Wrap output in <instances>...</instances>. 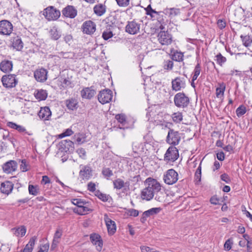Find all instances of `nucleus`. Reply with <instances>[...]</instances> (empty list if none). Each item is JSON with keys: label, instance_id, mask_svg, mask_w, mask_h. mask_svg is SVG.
<instances>
[{"label": "nucleus", "instance_id": "f257e3e1", "mask_svg": "<svg viewBox=\"0 0 252 252\" xmlns=\"http://www.w3.org/2000/svg\"><path fill=\"white\" fill-rule=\"evenodd\" d=\"M145 184L147 187L142 190L141 196L143 199L149 201L154 197L155 191L161 189V186L156 180L151 178H147Z\"/></svg>", "mask_w": 252, "mask_h": 252}, {"label": "nucleus", "instance_id": "f03ea898", "mask_svg": "<svg viewBox=\"0 0 252 252\" xmlns=\"http://www.w3.org/2000/svg\"><path fill=\"white\" fill-rule=\"evenodd\" d=\"M43 15L48 21L57 20L61 15V12L53 6H50L44 9Z\"/></svg>", "mask_w": 252, "mask_h": 252}, {"label": "nucleus", "instance_id": "7ed1b4c3", "mask_svg": "<svg viewBox=\"0 0 252 252\" xmlns=\"http://www.w3.org/2000/svg\"><path fill=\"white\" fill-rule=\"evenodd\" d=\"M163 179L165 184L173 185L178 181V174L173 169H168L164 174Z\"/></svg>", "mask_w": 252, "mask_h": 252}, {"label": "nucleus", "instance_id": "20e7f679", "mask_svg": "<svg viewBox=\"0 0 252 252\" xmlns=\"http://www.w3.org/2000/svg\"><path fill=\"white\" fill-rule=\"evenodd\" d=\"M181 140L180 134L178 131L173 129H169L166 137L167 143L174 146L179 144Z\"/></svg>", "mask_w": 252, "mask_h": 252}, {"label": "nucleus", "instance_id": "39448f33", "mask_svg": "<svg viewBox=\"0 0 252 252\" xmlns=\"http://www.w3.org/2000/svg\"><path fill=\"white\" fill-rule=\"evenodd\" d=\"M175 104L178 107L184 108L189 103V98L184 93H177L174 96Z\"/></svg>", "mask_w": 252, "mask_h": 252}, {"label": "nucleus", "instance_id": "423d86ee", "mask_svg": "<svg viewBox=\"0 0 252 252\" xmlns=\"http://www.w3.org/2000/svg\"><path fill=\"white\" fill-rule=\"evenodd\" d=\"M1 82L4 87L11 88L15 87L18 83V80L15 75L8 74L2 77Z\"/></svg>", "mask_w": 252, "mask_h": 252}, {"label": "nucleus", "instance_id": "0eeeda50", "mask_svg": "<svg viewBox=\"0 0 252 252\" xmlns=\"http://www.w3.org/2000/svg\"><path fill=\"white\" fill-rule=\"evenodd\" d=\"M179 158L178 149L174 146H171L166 151L164 160L167 161H175Z\"/></svg>", "mask_w": 252, "mask_h": 252}, {"label": "nucleus", "instance_id": "6e6552de", "mask_svg": "<svg viewBox=\"0 0 252 252\" xmlns=\"http://www.w3.org/2000/svg\"><path fill=\"white\" fill-rule=\"evenodd\" d=\"M141 23L135 20L128 21L126 26V32L130 34H135L140 32Z\"/></svg>", "mask_w": 252, "mask_h": 252}, {"label": "nucleus", "instance_id": "1a4fd4ad", "mask_svg": "<svg viewBox=\"0 0 252 252\" xmlns=\"http://www.w3.org/2000/svg\"><path fill=\"white\" fill-rule=\"evenodd\" d=\"M113 93L109 89L101 91L98 94V100L102 104L109 103L112 99Z\"/></svg>", "mask_w": 252, "mask_h": 252}, {"label": "nucleus", "instance_id": "9d476101", "mask_svg": "<svg viewBox=\"0 0 252 252\" xmlns=\"http://www.w3.org/2000/svg\"><path fill=\"white\" fill-rule=\"evenodd\" d=\"M13 31V25L8 20L0 21V34L9 35Z\"/></svg>", "mask_w": 252, "mask_h": 252}, {"label": "nucleus", "instance_id": "9b49d317", "mask_svg": "<svg viewBox=\"0 0 252 252\" xmlns=\"http://www.w3.org/2000/svg\"><path fill=\"white\" fill-rule=\"evenodd\" d=\"M79 176L83 180H89L93 176V169L90 165H80Z\"/></svg>", "mask_w": 252, "mask_h": 252}, {"label": "nucleus", "instance_id": "f8f14e48", "mask_svg": "<svg viewBox=\"0 0 252 252\" xmlns=\"http://www.w3.org/2000/svg\"><path fill=\"white\" fill-rule=\"evenodd\" d=\"M158 41L163 45H168L172 43L171 35L167 32L160 31L158 35Z\"/></svg>", "mask_w": 252, "mask_h": 252}, {"label": "nucleus", "instance_id": "ddd939ff", "mask_svg": "<svg viewBox=\"0 0 252 252\" xmlns=\"http://www.w3.org/2000/svg\"><path fill=\"white\" fill-rule=\"evenodd\" d=\"M81 29L84 33L90 35L95 31L96 25L91 20L86 21L83 23Z\"/></svg>", "mask_w": 252, "mask_h": 252}, {"label": "nucleus", "instance_id": "4468645a", "mask_svg": "<svg viewBox=\"0 0 252 252\" xmlns=\"http://www.w3.org/2000/svg\"><path fill=\"white\" fill-rule=\"evenodd\" d=\"M172 90L177 92L186 87L185 79L184 77H177L171 82Z\"/></svg>", "mask_w": 252, "mask_h": 252}, {"label": "nucleus", "instance_id": "2eb2a0df", "mask_svg": "<svg viewBox=\"0 0 252 252\" xmlns=\"http://www.w3.org/2000/svg\"><path fill=\"white\" fill-rule=\"evenodd\" d=\"M62 14L65 17L70 19L74 18L77 15V10L73 5H68L62 11Z\"/></svg>", "mask_w": 252, "mask_h": 252}, {"label": "nucleus", "instance_id": "dca6fc26", "mask_svg": "<svg viewBox=\"0 0 252 252\" xmlns=\"http://www.w3.org/2000/svg\"><path fill=\"white\" fill-rule=\"evenodd\" d=\"M72 203L77 206V209H75L74 211L78 214L84 215L88 211V208L84 206L85 202L81 199H74Z\"/></svg>", "mask_w": 252, "mask_h": 252}, {"label": "nucleus", "instance_id": "f3484780", "mask_svg": "<svg viewBox=\"0 0 252 252\" xmlns=\"http://www.w3.org/2000/svg\"><path fill=\"white\" fill-rule=\"evenodd\" d=\"M47 70L43 68L37 69L34 72V77L37 81L44 82L47 79Z\"/></svg>", "mask_w": 252, "mask_h": 252}, {"label": "nucleus", "instance_id": "a211bd4d", "mask_svg": "<svg viewBox=\"0 0 252 252\" xmlns=\"http://www.w3.org/2000/svg\"><path fill=\"white\" fill-rule=\"evenodd\" d=\"M104 220L105 222L109 234H114L116 230V226L115 221L111 220L106 214L104 216Z\"/></svg>", "mask_w": 252, "mask_h": 252}, {"label": "nucleus", "instance_id": "6ab92c4d", "mask_svg": "<svg viewBox=\"0 0 252 252\" xmlns=\"http://www.w3.org/2000/svg\"><path fill=\"white\" fill-rule=\"evenodd\" d=\"M90 240L92 243L96 246L97 251H101L103 246V242L99 235L94 233L90 236Z\"/></svg>", "mask_w": 252, "mask_h": 252}, {"label": "nucleus", "instance_id": "aec40b11", "mask_svg": "<svg viewBox=\"0 0 252 252\" xmlns=\"http://www.w3.org/2000/svg\"><path fill=\"white\" fill-rule=\"evenodd\" d=\"M17 167V162L11 160L4 163L2 166V169L5 173L9 174L15 171Z\"/></svg>", "mask_w": 252, "mask_h": 252}, {"label": "nucleus", "instance_id": "412c9836", "mask_svg": "<svg viewBox=\"0 0 252 252\" xmlns=\"http://www.w3.org/2000/svg\"><path fill=\"white\" fill-rule=\"evenodd\" d=\"M7 126L11 128L17 130L19 132L23 134H27L28 135H32V133L31 132L27 131L26 128L21 125H18L13 122L7 123Z\"/></svg>", "mask_w": 252, "mask_h": 252}, {"label": "nucleus", "instance_id": "4be33fe9", "mask_svg": "<svg viewBox=\"0 0 252 252\" xmlns=\"http://www.w3.org/2000/svg\"><path fill=\"white\" fill-rule=\"evenodd\" d=\"M13 188V184L10 181H5L1 184L0 190L2 193L8 195L10 194Z\"/></svg>", "mask_w": 252, "mask_h": 252}, {"label": "nucleus", "instance_id": "5701e85b", "mask_svg": "<svg viewBox=\"0 0 252 252\" xmlns=\"http://www.w3.org/2000/svg\"><path fill=\"white\" fill-rule=\"evenodd\" d=\"M13 63L12 61L8 60H3L0 63V69L4 73L11 71L12 69Z\"/></svg>", "mask_w": 252, "mask_h": 252}, {"label": "nucleus", "instance_id": "b1692460", "mask_svg": "<svg viewBox=\"0 0 252 252\" xmlns=\"http://www.w3.org/2000/svg\"><path fill=\"white\" fill-rule=\"evenodd\" d=\"M95 94V91L92 87L85 88L81 92V95L82 98L86 99L92 98Z\"/></svg>", "mask_w": 252, "mask_h": 252}, {"label": "nucleus", "instance_id": "393cba45", "mask_svg": "<svg viewBox=\"0 0 252 252\" xmlns=\"http://www.w3.org/2000/svg\"><path fill=\"white\" fill-rule=\"evenodd\" d=\"M114 188L117 189H121L123 188L126 189V187H128L129 186V182H125L120 178L117 179L113 181Z\"/></svg>", "mask_w": 252, "mask_h": 252}, {"label": "nucleus", "instance_id": "a878e982", "mask_svg": "<svg viewBox=\"0 0 252 252\" xmlns=\"http://www.w3.org/2000/svg\"><path fill=\"white\" fill-rule=\"evenodd\" d=\"M65 103L67 108L70 110L77 109L78 107V101L74 98H71L66 100Z\"/></svg>", "mask_w": 252, "mask_h": 252}, {"label": "nucleus", "instance_id": "bb28decb", "mask_svg": "<svg viewBox=\"0 0 252 252\" xmlns=\"http://www.w3.org/2000/svg\"><path fill=\"white\" fill-rule=\"evenodd\" d=\"M34 95L36 99L38 100H44L46 99L48 93L45 90L39 89L36 90L34 93Z\"/></svg>", "mask_w": 252, "mask_h": 252}, {"label": "nucleus", "instance_id": "cd10ccee", "mask_svg": "<svg viewBox=\"0 0 252 252\" xmlns=\"http://www.w3.org/2000/svg\"><path fill=\"white\" fill-rule=\"evenodd\" d=\"M164 13L170 18H172L180 13V10L176 8H167L164 10Z\"/></svg>", "mask_w": 252, "mask_h": 252}, {"label": "nucleus", "instance_id": "c85d7f7f", "mask_svg": "<svg viewBox=\"0 0 252 252\" xmlns=\"http://www.w3.org/2000/svg\"><path fill=\"white\" fill-rule=\"evenodd\" d=\"M94 11L96 15L101 16L106 12V6L101 3L96 4L94 7Z\"/></svg>", "mask_w": 252, "mask_h": 252}, {"label": "nucleus", "instance_id": "c756f323", "mask_svg": "<svg viewBox=\"0 0 252 252\" xmlns=\"http://www.w3.org/2000/svg\"><path fill=\"white\" fill-rule=\"evenodd\" d=\"M12 231L14 235L17 237H23L24 236L26 232L27 229L25 226H21L17 228H13Z\"/></svg>", "mask_w": 252, "mask_h": 252}, {"label": "nucleus", "instance_id": "7c9ffc66", "mask_svg": "<svg viewBox=\"0 0 252 252\" xmlns=\"http://www.w3.org/2000/svg\"><path fill=\"white\" fill-rule=\"evenodd\" d=\"M160 210L161 209L160 208H152L147 211H146L143 213V219L157 214Z\"/></svg>", "mask_w": 252, "mask_h": 252}, {"label": "nucleus", "instance_id": "2f4dec72", "mask_svg": "<svg viewBox=\"0 0 252 252\" xmlns=\"http://www.w3.org/2000/svg\"><path fill=\"white\" fill-rule=\"evenodd\" d=\"M12 46L17 50L20 51L23 47V43L21 38L17 36L13 39Z\"/></svg>", "mask_w": 252, "mask_h": 252}, {"label": "nucleus", "instance_id": "473e14b6", "mask_svg": "<svg viewBox=\"0 0 252 252\" xmlns=\"http://www.w3.org/2000/svg\"><path fill=\"white\" fill-rule=\"evenodd\" d=\"M219 87L216 89V96L217 97H221L223 96L225 90V84L224 83H219Z\"/></svg>", "mask_w": 252, "mask_h": 252}, {"label": "nucleus", "instance_id": "72a5a7b5", "mask_svg": "<svg viewBox=\"0 0 252 252\" xmlns=\"http://www.w3.org/2000/svg\"><path fill=\"white\" fill-rule=\"evenodd\" d=\"M28 190L29 193L34 196H36L40 194V189L38 186L29 185Z\"/></svg>", "mask_w": 252, "mask_h": 252}, {"label": "nucleus", "instance_id": "f704fd0d", "mask_svg": "<svg viewBox=\"0 0 252 252\" xmlns=\"http://www.w3.org/2000/svg\"><path fill=\"white\" fill-rule=\"evenodd\" d=\"M50 33L51 38L55 40H58L61 36V32L55 27L50 30Z\"/></svg>", "mask_w": 252, "mask_h": 252}, {"label": "nucleus", "instance_id": "c9c22d12", "mask_svg": "<svg viewBox=\"0 0 252 252\" xmlns=\"http://www.w3.org/2000/svg\"><path fill=\"white\" fill-rule=\"evenodd\" d=\"M145 10L146 11V14L147 15L150 16L152 20H153L155 17H156V16H157L158 12L156 11L155 9H153L150 4H149L146 8H145Z\"/></svg>", "mask_w": 252, "mask_h": 252}, {"label": "nucleus", "instance_id": "e433bc0d", "mask_svg": "<svg viewBox=\"0 0 252 252\" xmlns=\"http://www.w3.org/2000/svg\"><path fill=\"white\" fill-rule=\"evenodd\" d=\"M52 111H38L37 114L40 119L48 120L51 116Z\"/></svg>", "mask_w": 252, "mask_h": 252}, {"label": "nucleus", "instance_id": "4c0bfd02", "mask_svg": "<svg viewBox=\"0 0 252 252\" xmlns=\"http://www.w3.org/2000/svg\"><path fill=\"white\" fill-rule=\"evenodd\" d=\"M143 143L135 141L132 144V149L135 153H139L143 151Z\"/></svg>", "mask_w": 252, "mask_h": 252}, {"label": "nucleus", "instance_id": "58836bf2", "mask_svg": "<svg viewBox=\"0 0 252 252\" xmlns=\"http://www.w3.org/2000/svg\"><path fill=\"white\" fill-rule=\"evenodd\" d=\"M78 144L80 145L86 141L85 134L83 133H77L74 135V136Z\"/></svg>", "mask_w": 252, "mask_h": 252}, {"label": "nucleus", "instance_id": "ea45409f", "mask_svg": "<svg viewBox=\"0 0 252 252\" xmlns=\"http://www.w3.org/2000/svg\"><path fill=\"white\" fill-rule=\"evenodd\" d=\"M115 118L118 122L122 124L123 126L125 125L127 123L126 116L124 114L116 115Z\"/></svg>", "mask_w": 252, "mask_h": 252}, {"label": "nucleus", "instance_id": "a19ab883", "mask_svg": "<svg viewBox=\"0 0 252 252\" xmlns=\"http://www.w3.org/2000/svg\"><path fill=\"white\" fill-rule=\"evenodd\" d=\"M241 38L242 40L244 45L246 47L249 46L252 43V38L249 35H241Z\"/></svg>", "mask_w": 252, "mask_h": 252}, {"label": "nucleus", "instance_id": "79ce46f5", "mask_svg": "<svg viewBox=\"0 0 252 252\" xmlns=\"http://www.w3.org/2000/svg\"><path fill=\"white\" fill-rule=\"evenodd\" d=\"M160 190L161 189H159L158 191H155L154 193L155 199L158 201L162 202L164 200V194Z\"/></svg>", "mask_w": 252, "mask_h": 252}, {"label": "nucleus", "instance_id": "37998d69", "mask_svg": "<svg viewBox=\"0 0 252 252\" xmlns=\"http://www.w3.org/2000/svg\"><path fill=\"white\" fill-rule=\"evenodd\" d=\"M173 121L177 123H180L183 119V116L181 112L178 111L172 114Z\"/></svg>", "mask_w": 252, "mask_h": 252}, {"label": "nucleus", "instance_id": "c03bdc74", "mask_svg": "<svg viewBox=\"0 0 252 252\" xmlns=\"http://www.w3.org/2000/svg\"><path fill=\"white\" fill-rule=\"evenodd\" d=\"M51 181L47 176H43L41 181V184L44 186V188H48L50 186Z\"/></svg>", "mask_w": 252, "mask_h": 252}, {"label": "nucleus", "instance_id": "a18cd8bd", "mask_svg": "<svg viewBox=\"0 0 252 252\" xmlns=\"http://www.w3.org/2000/svg\"><path fill=\"white\" fill-rule=\"evenodd\" d=\"M200 71H201V66H200V63H198L196 65V66L194 68V69L193 76L192 77L193 81H194L195 80H196L197 79L198 76L200 74Z\"/></svg>", "mask_w": 252, "mask_h": 252}, {"label": "nucleus", "instance_id": "49530a36", "mask_svg": "<svg viewBox=\"0 0 252 252\" xmlns=\"http://www.w3.org/2000/svg\"><path fill=\"white\" fill-rule=\"evenodd\" d=\"M216 61L217 63L220 66H222V65L226 61V58L222 56V55L220 53H219L218 54H217L216 56Z\"/></svg>", "mask_w": 252, "mask_h": 252}, {"label": "nucleus", "instance_id": "de8ad7c7", "mask_svg": "<svg viewBox=\"0 0 252 252\" xmlns=\"http://www.w3.org/2000/svg\"><path fill=\"white\" fill-rule=\"evenodd\" d=\"M183 53L176 51L172 55V59L177 62H181L183 60Z\"/></svg>", "mask_w": 252, "mask_h": 252}, {"label": "nucleus", "instance_id": "09e8293b", "mask_svg": "<svg viewBox=\"0 0 252 252\" xmlns=\"http://www.w3.org/2000/svg\"><path fill=\"white\" fill-rule=\"evenodd\" d=\"M117 5L121 7H126L130 4V0H115Z\"/></svg>", "mask_w": 252, "mask_h": 252}, {"label": "nucleus", "instance_id": "8fccbe9b", "mask_svg": "<svg viewBox=\"0 0 252 252\" xmlns=\"http://www.w3.org/2000/svg\"><path fill=\"white\" fill-rule=\"evenodd\" d=\"M102 174L105 177L107 178L111 177L113 175L112 171L109 168L107 167L102 169Z\"/></svg>", "mask_w": 252, "mask_h": 252}, {"label": "nucleus", "instance_id": "3c124183", "mask_svg": "<svg viewBox=\"0 0 252 252\" xmlns=\"http://www.w3.org/2000/svg\"><path fill=\"white\" fill-rule=\"evenodd\" d=\"M21 162L20 164V169L22 172L27 171L29 169V165L27 163L26 159H22L19 161Z\"/></svg>", "mask_w": 252, "mask_h": 252}, {"label": "nucleus", "instance_id": "603ef678", "mask_svg": "<svg viewBox=\"0 0 252 252\" xmlns=\"http://www.w3.org/2000/svg\"><path fill=\"white\" fill-rule=\"evenodd\" d=\"M73 134V131L70 128L66 129L63 132L58 135L59 138H63L66 136H69Z\"/></svg>", "mask_w": 252, "mask_h": 252}, {"label": "nucleus", "instance_id": "864d4df0", "mask_svg": "<svg viewBox=\"0 0 252 252\" xmlns=\"http://www.w3.org/2000/svg\"><path fill=\"white\" fill-rule=\"evenodd\" d=\"M173 67V62L171 60L165 61L164 62L163 67L166 70H171Z\"/></svg>", "mask_w": 252, "mask_h": 252}, {"label": "nucleus", "instance_id": "5fc2aeb1", "mask_svg": "<svg viewBox=\"0 0 252 252\" xmlns=\"http://www.w3.org/2000/svg\"><path fill=\"white\" fill-rule=\"evenodd\" d=\"M76 153L80 158L83 159L86 158V152L84 149L82 148H79L76 150Z\"/></svg>", "mask_w": 252, "mask_h": 252}, {"label": "nucleus", "instance_id": "6e6d98bb", "mask_svg": "<svg viewBox=\"0 0 252 252\" xmlns=\"http://www.w3.org/2000/svg\"><path fill=\"white\" fill-rule=\"evenodd\" d=\"M201 165L198 167L195 173V180L197 182L201 181Z\"/></svg>", "mask_w": 252, "mask_h": 252}, {"label": "nucleus", "instance_id": "4d7b16f0", "mask_svg": "<svg viewBox=\"0 0 252 252\" xmlns=\"http://www.w3.org/2000/svg\"><path fill=\"white\" fill-rule=\"evenodd\" d=\"M232 244L233 240L232 239H228L227 240L224 244V250L227 251H229L232 248Z\"/></svg>", "mask_w": 252, "mask_h": 252}, {"label": "nucleus", "instance_id": "13d9d810", "mask_svg": "<svg viewBox=\"0 0 252 252\" xmlns=\"http://www.w3.org/2000/svg\"><path fill=\"white\" fill-rule=\"evenodd\" d=\"M102 37L104 40H108L113 36L112 32L109 30H106L103 32L102 33Z\"/></svg>", "mask_w": 252, "mask_h": 252}, {"label": "nucleus", "instance_id": "bf43d9fd", "mask_svg": "<svg viewBox=\"0 0 252 252\" xmlns=\"http://www.w3.org/2000/svg\"><path fill=\"white\" fill-rule=\"evenodd\" d=\"M220 179L226 184L231 183V179L228 174L223 173L220 175Z\"/></svg>", "mask_w": 252, "mask_h": 252}, {"label": "nucleus", "instance_id": "052dcab7", "mask_svg": "<svg viewBox=\"0 0 252 252\" xmlns=\"http://www.w3.org/2000/svg\"><path fill=\"white\" fill-rule=\"evenodd\" d=\"M62 236V232L60 230H57L54 235V243H59V240Z\"/></svg>", "mask_w": 252, "mask_h": 252}, {"label": "nucleus", "instance_id": "680f3d73", "mask_svg": "<svg viewBox=\"0 0 252 252\" xmlns=\"http://www.w3.org/2000/svg\"><path fill=\"white\" fill-rule=\"evenodd\" d=\"M141 252H159L153 248L147 246H141L140 247Z\"/></svg>", "mask_w": 252, "mask_h": 252}, {"label": "nucleus", "instance_id": "e2e57ef3", "mask_svg": "<svg viewBox=\"0 0 252 252\" xmlns=\"http://www.w3.org/2000/svg\"><path fill=\"white\" fill-rule=\"evenodd\" d=\"M61 54L63 58L72 59L74 56V53L73 52H62Z\"/></svg>", "mask_w": 252, "mask_h": 252}, {"label": "nucleus", "instance_id": "0e129e2a", "mask_svg": "<svg viewBox=\"0 0 252 252\" xmlns=\"http://www.w3.org/2000/svg\"><path fill=\"white\" fill-rule=\"evenodd\" d=\"M127 213L130 216H133L134 217L138 216L139 215L138 211L133 209H129Z\"/></svg>", "mask_w": 252, "mask_h": 252}, {"label": "nucleus", "instance_id": "69168bd1", "mask_svg": "<svg viewBox=\"0 0 252 252\" xmlns=\"http://www.w3.org/2000/svg\"><path fill=\"white\" fill-rule=\"evenodd\" d=\"M164 14V11H158V12L157 16L153 19V20H158V22H161L162 20H163L162 17L163 14Z\"/></svg>", "mask_w": 252, "mask_h": 252}, {"label": "nucleus", "instance_id": "338daca9", "mask_svg": "<svg viewBox=\"0 0 252 252\" xmlns=\"http://www.w3.org/2000/svg\"><path fill=\"white\" fill-rule=\"evenodd\" d=\"M63 84L65 86V87H72V82L69 78H64L63 81Z\"/></svg>", "mask_w": 252, "mask_h": 252}, {"label": "nucleus", "instance_id": "774afa93", "mask_svg": "<svg viewBox=\"0 0 252 252\" xmlns=\"http://www.w3.org/2000/svg\"><path fill=\"white\" fill-rule=\"evenodd\" d=\"M217 25H218V27L220 29L222 30L225 27L226 23L224 20L220 19L217 22Z\"/></svg>", "mask_w": 252, "mask_h": 252}]
</instances>
